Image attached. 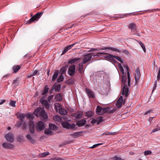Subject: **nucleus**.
<instances>
[{
    "label": "nucleus",
    "mask_w": 160,
    "mask_h": 160,
    "mask_svg": "<svg viewBox=\"0 0 160 160\" xmlns=\"http://www.w3.org/2000/svg\"><path fill=\"white\" fill-rule=\"evenodd\" d=\"M100 49L101 50L108 49L109 50L115 51L117 52H123L127 55H128L129 54V52L126 49H122V50H119L117 48H112L110 47H105L104 48H101Z\"/></svg>",
    "instance_id": "nucleus-1"
},
{
    "label": "nucleus",
    "mask_w": 160,
    "mask_h": 160,
    "mask_svg": "<svg viewBox=\"0 0 160 160\" xmlns=\"http://www.w3.org/2000/svg\"><path fill=\"white\" fill-rule=\"evenodd\" d=\"M109 108H102L99 106H98L97 107L96 112L99 115H102L108 111Z\"/></svg>",
    "instance_id": "nucleus-2"
},
{
    "label": "nucleus",
    "mask_w": 160,
    "mask_h": 160,
    "mask_svg": "<svg viewBox=\"0 0 160 160\" xmlns=\"http://www.w3.org/2000/svg\"><path fill=\"white\" fill-rule=\"evenodd\" d=\"M42 12H38L31 18L28 21V23H30L35 21H38L41 17Z\"/></svg>",
    "instance_id": "nucleus-3"
},
{
    "label": "nucleus",
    "mask_w": 160,
    "mask_h": 160,
    "mask_svg": "<svg viewBox=\"0 0 160 160\" xmlns=\"http://www.w3.org/2000/svg\"><path fill=\"white\" fill-rule=\"evenodd\" d=\"M94 53H92L90 54H85L84 55V57L83 58L82 61V62L84 64L88 62L92 58V57L94 56Z\"/></svg>",
    "instance_id": "nucleus-4"
},
{
    "label": "nucleus",
    "mask_w": 160,
    "mask_h": 160,
    "mask_svg": "<svg viewBox=\"0 0 160 160\" xmlns=\"http://www.w3.org/2000/svg\"><path fill=\"white\" fill-rule=\"evenodd\" d=\"M62 126L64 128L68 129H73L75 128V125L74 123L70 124L66 122H63L62 123Z\"/></svg>",
    "instance_id": "nucleus-5"
},
{
    "label": "nucleus",
    "mask_w": 160,
    "mask_h": 160,
    "mask_svg": "<svg viewBox=\"0 0 160 160\" xmlns=\"http://www.w3.org/2000/svg\"><path fill=\"white\" fill-rule=\"evenodd\" d=\"M75 68L76 67L74 65H72L69 67L68 71V75L71 77H72L74 75L75 71Z\"/></svg>",
    "instance_id": "nucleus-6"
},
{
    "label": "nucleus",
    "mask_w": 160,
    "mask_h": 160,
    "mask_svg": "<svg viewBox=\"0 0 160 160\" xmlns=\"http://www.w3.org/2000/svg\"><path fill=\"white\" fill-rule=\"evenodd\" d=\"M125 103V100L123 101V97L122 96H120L118 100L116 105L117 108H120L123 104Z\"/></svg>",
    "instance_id": "nucleus-7"
},
{
    "label": "nucleus",
    "mask_w": 160,
    "mask_h": 160,
    "mask_svg": "<svg viewBox=\"0 0 160 160\" xmlns=\"http://www.w3.org/2000/svg\"><path fill=\"white\" fill-rule=\"evenodd\" d=\"M122 95L125 96V97H127L128 95V86L125 84L123 87L122 90Z\"/></svg>",
    "instance_id": "nucleus-8"
},
{
    "label": "nucleus",
    "mask_w": 160,
    "mask_h": 160,
    "mask_svg": "<svg viewBox=\"0 0 160 160\" xmlns=\"http://www.w3.org/2000/svg\"><path fill=\"white\" fill-rule=\"evenodd\" d=\"M36 128L38 131H40L44 129L45 128L44 122L42 121H39L37 123Z\"/></svg>",
    "instance_id": "nucleus-9"
},
{
    "label": "nucleus",
    "mask_w": 160,
    "mask_h": 160,
    "mask_svg": "<svg viewBox=\"0 0 160 160\" xmlns=\"http://www.w3.org/2000/svg\"><path fill=\"white\" fill-rule=\"evenodd\" d=\"M140 70L138 68H137L136 70V72L135 74V79L136 83L138 82L140 79Z\"/></svg>",
    "instance_id": "nucleus-10"
},
{
    "label": "nucleus",
    "mask_w": 160,
    "mask_h": 160,
    "mask_svg": "<svg viewBox=\"0 0 160 160\" xmlns=\"http://www.w3.org/2000/svg\"><path fill=\"white\" fill-rule=\"evenodd\" d=\"M28 126L29 127V131L31 133H34V126L35 124L33 121H30L28 122Z\"/></svg>",
    "instance_id": "nucleus-11"
},
{
    "label": "nucleus",
    "mask_w": 160,
    "mask_h": 160,
    "mask_svg": "<svg viewBox=\"0 0 160 160\" xmlns=\"http://www.w3.org/2000/svg\"><path fill=\"white\" fill-rule=\"evenodd\" d=\"M5 138L7 141L10 142H12L14 141V138L13 134L12 132H9L6 134Z\"/></svg>",
    "instance_id": "nucleus-12"
},
{
    "label": "nucleus",
    "mask_w": 160,
    "mask_h": 160,
    "mask_svg": "<svg viewBox=\"0 0 160 160\" xmlns=\"http://www.w3.org/2000/svg\"><path fill=\"white\" fill-rule=\"evenodd\" d=\"M85 90L87 95L89 98H95V96L94 93L91 90L87 88H85Z\"/></svg>",
    "instance_id": "nucleus-13"
},
{
    "label": "nucleus",
    "mask_w": 160,
    "mask_h": 160,
    "mask_svg": "<svg viewBox=\"0 0 160 160\" xmlns=\"http://www.w3.org/2000/svg\"><path fill=\"white\" fill-rule=\"evenodd\" d=\"M2 147L5 148L11 149L14 148V146L12 144L4 142L2 144Z\"/></svg>",
    "instance_id": "nucleus-14"
},
{
    "label": "nucleus",
    "mask_w": 160,
    "mask_h": 160,
    "mask_svg": "<svg viewBox=\"0 0 160 160\" xmlns=\"http://www.w3.org/2000/svg\"><path fill=\"white\" fill-rule=\"evenodd\" d=\"M77 43L76 42L74 43H73L70 45H68L66 47L64 50L62 51V55H63L65 54L68 50H70L71 48H72Z\"/></svg>",
    "instance_id": "nucleus-15"
},
{
    "label": "nucleus",
    "mask_w": 160,
    "mask_h": 160,
    "mask_svg": "<svg viewBox=\"0 0 160 160\" xmlns=\"http://www.w3.org/2000/svg\"><path fill=\"white\" fill-rule=\"evenodd\" d=\"M86 122L85 119H82L78 121L77 122V124L79 127H81L84 125Z\"/></svg>",
    "instance_id": "nucleus-16"
},
{
    "label": "nucleus",
    "mask_w": 160,
    "mask_h": 160,
    "mask_svg": "<svg viewBox=\"0 0 160 160\" xmlns=\"http://www.w3.org/2000/svg\"><path fill=\"white\" fill-rule=\"evenodd\" d=\"M39 116L44 119H47L48 118L47 114L44 110L41 109L40 112Z\"/></svg>",
    "instance_id": "nucleus-17"
},
{
    "label": "nucleus",
    "mask_w": 160,
    "mask_h": 160,
    "mask_svg": "<svg viewBox=\"0 0 160 160\" xmlns=\"http://www.w3.org/2000/svg\"><path fill=\"white\" fill-rule=\"evenodd\" d=\"M115 56L116 55H113L111 54H108L105 56L104 57L112 61V62H116V61L114 59Z\"/></svg>",
    "instance_id": "nucleus-18"
},
{
    "label": "nucleus",
    "mask_w": 160,
    "mask_h": 160,
    "mask_svg": "<svg viewBox=\"0 0 160 160\" xmlns=\"http://www.w3.org/2000/svg\"><path fill=\"white\" fill-rule=\"evenodd\" d=\"M124 68H126L127 71V74L128 76V86H129L130 84V73L129 72V68L127 65H123Z\"/></svg>",
    "instance_id": "nucleus-19"
},
{
    "label": "nucleus",
    "mask_w": 160,
    "mask_h": 160,
    "mask_svg": "<svg viewBox=\"0 0 160 160\" xmlns=\"http://www.w3.org/2000/svg\"><path fill=\"white\" fill-rule=\"evenodd\" d=\"M83 115V112L81 111H78L73 114V116L77 118H80Z\"/></svg>",
    "instance_id": "nucleus-20"
},
{
    "label": "nucleus",
    "mask_w": 160,
    "mask_h": 160,
    "mask_svg": "<svg viewBox=\"0 0 160 160\" xmlns=\"http://www.w3.org/2000/svg\"><path fill=\"white\" fill-rule=\"evenodd\" d=\"M42 103L45 108L48 109L49 108V104L48 103V101L45 99L42 100Z\"/></svg>",
    "instance_id": "nucleus-21"
},
{
    "label": "nucleus",
    "mask_w": 160,
    "mask_h": 160,
    "mask_svg": "<svg viewBox=\"0 0 160 160\" xmlns=\"http://www.w3.org/2000/svg\"><path fill=\"white\" fill-rule=\"evenodd\" d=\"M83 132L81 131L78 132H76L70 134V135L72 137H73L74 138L78 137L81 135V134Z\"/></svg>",
    "instance_id": "nucleus-22"
},
{
    "label": "nucleus",
    "mask_w": 160,
    "mask_h": 160,
    "mask_svg": "<svg viewBox=\"0 0 160 160\" xmlns=\"http://www.w3.org/2000/svg\"><path fill=\"white\" fill-rule=\"evenodd\" d=\"M68 67V65H65L62 67L60 70V72L61 75H63L66 73L67 68Z\"/></svg>",
    "instance_id": "nucleus-23"
},
{
    "label": "nucleus",
    "mask_w": 160,
    "mask_h": 160,
    "mask_svg": "<svg viewBox=\"0 0 160 160\" xmlns=\"http://www.w3.org/2000/svg\"><path fill=\"white\" fill-rule=\"evenodd\" d=\"M49 88L48 87V85H45L44 87L43 90L42 91L41 94L42 95H45L48 92Z\"/></svg>",
    "instance_id": "nucleus-24"
},
{
    "label": "nucleus",
    "mask_w": 160,
    "mask_h": 160,
    "mask_svg": "<svg viewBox=\"0 0 160 160\" xmlns=\"http://www.w3.org/2000/svg\"><path fill=\"white\" fill-rule=\"evenodd\" d=\"M80 59V58H74L72 59H69L68 60V64H73Z\"/></svg>",
    "instance_id": "nucleus-25"
},
{
    "label": "nucleus",
    "mask_w": 160,
    "mask_h": 160,
    "mask_svg": "<svg viewBox=\"0 0 160 160\" xmlns=\"http://www.w3.org/2000/svg\"><path fill=\"white\" fill-rule=\"evenodd\" d=\"M55 99L57 101H61L62 99L61 93H58L56 94L55 96Z\"/></svg>",
    "instance_id": "nucleus-26"
},
{
    "label": "nucleus",
    "mask_w": 160,
    "mask_h": 160,
    "mask_svg": "<svg viewBox=\"0 0 160 160\" xmlns=\"http://www.w3.org/2000/svg\"><path fill=\"white\" fill-rule=\"evenodd\" d=\"M26 138L31 143H34L36 142V141L34 139H32L30 135L28 134L26 136Z\"/></svg>",
    "instance_id": "nucleus-27"
},
{
    "label": "nucleus",
    "mask_w": 160,
    "mask_h": 160,
    "mask_svg": "<svg viewBox=\"0 0 160 160\" xmlns=\"http://www.w3.org/2000/svg\"><path fill=\"white\" fill-rule=\"evenodd\" d=\"M55 84L53 86V88H54V89L57 92H59L61 89V84H58V85L56 86Z\"/></svg>",
    "instance_id": "nucleus-28"
},
{
    "label": "nucleus",
    "mask_w": 160,
    "mask_h": 160,
    "mask_svg": "<svg viewBox=\"0 0 160 160\" xmlns=\"http://www.w3.org/2000/svg\"><path fill=\"white\" fill-rule=\"evenodd\" d=\"M25 117V115L24 113H21L18 116V118L19 119L21 122H23Z\"/></svg>",
    "instance_id": "nucleus-29"
},
{
    "label": "nucleus",
    "mask_w": 160,
    "mask_h": 160,
    "mask_svg": "<svg viewBox=\"0 0 160 160\" xmlns=\"http://www.w3.org/2000/svg\"><path fill=\"white\" fill-rule=\"evenodd\" d=\"M83 64H84L81 62L78 64V72L80 74H82L83 72Z\"/></svg>",
    "instance_id": "nucleus-30"
},
{
    "label": "nucleus",
    "mask_w": 160,
    "mask_h": 160,
    "mask_svg": "<svg viewBox=\"0 0 160 160\" xmlns=\"http://www.w3.org/2000/svg\"><path fill=\"white\" fill-rule=\"evenodd\" d=\"M62 108L61 105L58 103H56L54 104V108L57 112H58Z\"/></svg>",
    "instance_id": "nucleus-31"
},
{
    "label": "nucleus",
    "mask_w": 160,
    "mask_h": 160,
    "mask_svg": "<svg viewBox=\"0 0 160 160\" xmlns=\"http://www.w3.org/2000/svg\"><path fill=\"white\" fill-rule=\"evenodd\" d=\"M59 73V71L58 70H56L54 72V74L52 76V80L54 81L58 77Z\"/></svg>",
    "instance_id": "nucleus-32"
},
{
    "label": "nucleus",
    "mask_w": 160,
    "mask_h": 160,
    "mask_svg": "<svg viewBox=\"0 0 160 160\" xmlns=\"http://www.w3.org/2000/svg\"><path fill=\"white\" fill-rule=\"evenodd\" d=\"M75 82V79L73 78H71L66 81V83L67 84H72Z\"/></svg>",
    "instance_id": "nucleus-33"
},
{
    "label": "nucleus",
    "mask_w": 160,
    "mask_h": 160,
    "mask_svg": "<svg viewBox=\"0 0 160 160\" xmlns=\"http://www.w3.org/2000/svg\"><path fill=\"white\" fill-rule=\"evenodd\" d=\"M21 67L19 65H16L12 67V69L14 73H16L20 69Z\"/></svg>",
    "instance_id": "nucleus-34"
},
{
    "label": "nucleus",
    "mask_w": 160,
    "mask_h": 160,
    "mask_svg": "<svg viewBox=\"0 0 160 160\" xmlns=\"http://www.w3.org/2000/svg\"><path fill=\"white\" fill-rule=\"evenodd\" d=\"M41 109L40 108H37L34 111L33 114L36 116L38 117V114H40V112L41 111Z\"/></svg>",
    "instance_id": "nucleus-35"
},
{
    "label": "nucleus",
    "mask_w": 160,
    "mask_h": 160,
    "mask_svg": "<svg viewBox=\"0 0 160 160\" xmlns=\"http://www.w3.org/2000/svg\"><path fill=\"white\" fill-rule=\"evenodd\" d=\"M61 114L62 115H65L67 114V111L64 109L63 108H61V109L59 110L58 112Z\"/></svg>",
    "instance_id": "nucleus-36"
},
{
    "label": "nucleus",
    "mask_w": 160,
    "mask_h": 160,
    "mask_svg": "<svg viewBox=\"0 0 160 160\" xmlns=\"http://www.w3.org/2000/svg\"><path fill=\"white\" fill-rule=\"evenodd\" d=\"M49 128L52 130H55L57 129V127L54 124H50L49 125Z\"/></svg>",
    "instance_id": "nucleus-37"
},
{
    "label": "nucleus",
    "mask_w": 160,
    "mask_h": 160,
    "mask_svg": "<svg viewBox=\"0 0 160 160\" xmlns=\"http://www.w3.org/2000/svg\"><path fill=\"white\" fill-rule=\"evenodd\" d=\"M53 119L54 120L58 122H61L62 120L61 117L58 115H55L54 116Z\"/></svg>",
    "instance_id": "nucleus-38"
},
{
    "label": "nucleus",
    "mask_w": 160,
    "mask_h": 160,
    "mask_svg": "<svg viewBox=\"0 0 160 160\" xmlns=\"http://www.w3.org/2000/svg\"><path fill=\"white\" fill-rule=\"evenodd\" d=\"M136 24L134 23H130L128 25V28L130 30L134 29L136 28Z\"/></svg>",
    "instance_id": "nucleus-39"
},
{
    "label": "nucleus",
    "mask_w": 160,
    "mask_h": 160,
    "mask_svg": "<svg viewBox=\"0 0 160 160\" xmlns=\"http://www.w3.org/2000/svg\"><path fill=\"white\" fill-rule=\"evenodd\" d=\"M93 114V112L91 111H89L85 112V116L90 117H91Z\"/></svg>",
    "instance_id": "nucleus-40"
},
{
    "label": "nucleus",
    "mask_w": 160,
    "mask_h": 160,
    "mask_svg": "<svg viewBox=\"0 0 160 160\" xmlns=\"http://www.w3.org/2000/svg\"><path fill=\"white\" fill-rule=\"evenodd\" d=\"M115 58L122 63H123L124 61V60L121 58L117 56H115Z\"/></svg>",
    "instance_id": "nucleus-41"
},
{
    "label": "nucleus",
    "mask_w": 160,
    "mask_h": 160,
    "mask_svg": "<svg viewBox=\"0 0 160 160\" xmlns=\"http://www.w3.org/2000/svg\"><path fill=\"white\" fill-rule=\"evenodd\" d=\"M118 66L120 71L122 74H124V71L123 67L120 63L118 64Z\"/></svg>",
    "instance_id": "nucleus-42"
},
{
    "label": "nucleus",
    "mask_w": 160,
    "mask_h": 160,
    "mask_svg": "<svg viewBox=\"0 0 160 160\" xmlns=\"http://www.w3.org/2000/svg\"><path fill=\"white\" fill-rule=\"evenodd\" d=\"M44 133L47 135L51 134L52 133V131L49 128H46L44 130Z\"/></svg>",
    "instance_id": "nucleus-43"
},
{
    "label": "nucleus",
    "mask_w": 160,
    "mask_h": 160,
    "mask_svg": "<svg viewBox=\"0 0 160 160\" xmlns=\"http://www.w3.org/2000/svg\"><path fill=\"white\" fill-rule=\"evenodd\" d=\"M49 154L50 153L48 152H47L41 153L39 155L41 157H44L49 155Z\"/></svg>",
    "instance_id": "nucleus-44"
},
{
    "label": "nucleus",
    "mask_w": 160,
    "mask_h": 160,
    "mask_svg": "<svg viewBox=\"0 0 160 160\" xmlns=\"http://www.w3.org/2000/svg\"><path fill=\"white\" fill-rule=\"evenodd\" d=\"M138 42V43L141 45L142 48L144 52H146V48H145V47L144 44L141 41H139Z\"/></svg>",
    "instance_id": "nucleus-45"
},
{
    "label": "nucleus",
    "mask_w": 160,
    "mask_h": 160,
    "mask_svg": "<svg viewBox=\"0 0 160 160\" xmlns=\"http://www.w3.org/2000/svg\"><path fill=\"white\" fill-rule=\"evenodd\" d=\"M26 116L27 119H33L34 118V117L33 116V114H27L26 115Z\"/></svg>",
    "instance_id": "nucleus-46"
},
{
    "label": "nucleus",
    "mask_w": 160,
    "mask_h": 160,
    "mask_svg": "<svg viewBox=\"0 0 160 160\" xmlns=\"http://www.w3.org/2000/svg\"><path fill=\"white\" fill-rule=\"evenodd\" d=\"M16 101L14 100H11L9 103V105L12 107H15L16 105Z\"/></svg>",
    "instance_id": "nucleus-47"
},
{
    "label": "nucleus",
    "mask_w": 160,
    "mask_h": 160,
    "mask_svg": "<svg viewBox=\"0 0 160 160\" xmlns=\"http://www.w3.org/2000/svg\"><path fill=\"white\" fill-rule=\"evenodd\" d=\"M64 78L63 76V75H61L60 74V75L59 77L57 79V82H61L63 81Z\"/></svg>",
    "instance_id": "nucleus-48"
},
{
    "label": "nucleus",
    "mask_w": 160,
    "mask_h": 160,
    "mask_svg": "<svg viewBox=\"0 0 160 160\" xmlns=\"http://www.w3.org/2000/svg\"><path fill=\"white\" fill-rule=\"evenodd\" d=\"M145 156L149 155L151 154L152 152L150 150H146L144 152Z\"/></svg>",
    "instance_id": "nucleus-49"
},
{
    "label": "nucleus",
    "mask_w": 160,
    "mask_h": 160,
    "mask_svg": "<svg viewBox=\"0 0 160 160\" xmlns=\"http://www.w3.org/2000/svg\"><path fill=\"white\" fill-rule=\"evenodd\" d=\"M113 159L114 160H123L118 155L114 156L113 158Z\"/></svg>",
    "instance_id": "nucleus-50"
},
{
    "label": "nucleus",
    "mask_w": 160,
    "mask_h": 160,
    "mask_svg": "<svg viewBox=\"0 0 160 160\" xmlns=\"http://www.w3.org/2000/svg\"><path fill=\"white\" fill-rule=\"evenodd\" d=\"M13 84L15 86H17L18 84V80H14L12 82Z\"/></svg>",
    "instance_id": "nucleus-51"
},
{
    "label": "nucleus",
    "mask_w": 160,
    "mask_h": 160,
    "mask_svg": "<svg viewBox=\"0 0 160 160\" xmlns=\"http://www.w3.org/2000/svg\"><path fill=\"white\" fill-rule=\"evenodd\" d=\"M160 130V127L153 129L151 133H154Z\"/></svg>",
    "instance_id": "nucleus-52"
},
{
    "label": "nucleus",
    "mask_w": 160,
    "mask_h": 160,
    "mask_svg": "<svg viewBox=\"0 0 160 160\" xmlns=\"http://www.w3.org/2000/svg\"><path fill=\"white\" fill-rule=\"evenodd\" d=\"M106 53L103 52H97L96 53V54H94V56H99L100 54H106Z\"/></svg>",
    "instance_id": "nucleus-53"
},
{
    "label": "nucleus",
    "mask_w": 160,
    "mask_h": 160,
    "mask_svg": "<svg viewBox=\"0 0 160 160\" xmlns=\"http://www.w3.org/2000/svg\"><path fill=\"white\" fill-rule=\"evenodd\" d=\"M22 122H20L19 121L17 122L16 124V126L18 128L20 127L21 126H22Z\"/></svg>",
    "instance_id": "nucleus-54"
},
{
    "label": "nucleus",
    "mask_w": 160,
    "mask_h": 160,
    "mask_svg": "<svg viewBox=\"0 0 160 160\" xmlns=\"http://www.w3.org/2000/svg\"><path fill=\"white\" fill-rule=\"evenodd\" d=\"M157 80L159 81L160 80V67L159 68L158 74L157 75Z\"/></svg>",
    "instance_id": "nucleus-55"
},
{
    "label": "nucleus",
    "mask_w": 160,
    "mask_h": 160,
    "mask_svg": "<svg viewBox=\"0 0 160 160\" xmlns=\"http://www.w3.org/2000/svg\"><path fill=\"white\" fill-rule=\"evenodd\" d=\"M152 111L153 110L152 109H149V110L145 112L144 113V115H146L149 113H152Z\"/></svg>",
    "instance_id": "nucleus-56"
},
{
    "label": "nucleus",
    "mask_w": 160,
    "mask_h": 160,
    "mask_svg": "<svg viewBox=\"0 0 160 160\" xmlns=\"http://www.w3.org/2000/svg\"><path fill=\"white\" fill-rule=\"evenodd\" d=\"M51 160H65L63 159L62 158L58 157V158H53L51 159Z\"/></svg>",
    "instance_id": "nucleus-57"
},
{
    "label": "nucleus",
    "mask_w": 160,
    "mask_h": 160,
    "mask_svg": "<svg viewBox=\"0 0 160 160\" xmlns=\"http://www.w3.org/2000/svg\"><path fill=\"white\" fill-rule=\"evenodd\" d=\"M131 32L132 33L133 35H136V32L137 30L136 28H135L134 29H131Z\"/></svg>",
    "instance_id": "nucleus-58"
},
{
    "label": "nucleus",
    "mask_w": 160,
    "mask_h": 160,
    "mask_svg": "<svg viewBox=\"0 0 160 160\" xmlns=\"http://www.w3.org/2000/svg\"><path fill=\"white\" fill-rule=\"evenodd\" d=\"M27 124L26 122L22 123V126L23 129H25L27 127Z\"/></svg>",
    "instance_id": "nucleus-59"
},
{
    "label": "nucleus",
    "mask_w": 160,
    "mask_h": 160,
    "mask_svg": "<svg viewBox=\"0 0 160 160\" xmlns=\"http://www.w3.org/2000/svg\"><path fill=\"white\" fill-rule=\"evenodd\" d=\"M53 97V95H51L50 96H49L48 98V101L49 102H51V101L52 100V99Z\"/></svg>",
    "instance_id": "nucleus-60"
},
{
    "label": "nucleus",
    "mask_w": 160,
    "mask_h": 160,
    "mask_svg": "<svg viewBox=\"0 0 160 160\" xmlns=\"http://www.w3.org/2000/svg\"><path fill=\"white\" fill-rule=\"evenodd\" d=\"M102 117H100V118L97 121V124H98L102 122L103 120L102 119Z\"/></svg>",
    "instance_id": "nucleus-61"
},
{
    "label": "nucleus",
    "mask_w": 160,
    "mask_h": 160,
    "mask_svg": "<svg viewBox=\"0 0 160 160\" xmlns=\"http://www.w3.org/2000/svg\"><path fill=\"white\" fill-rule=\"evenodd\" d=\"M98 120L93 119L91 122V124H93L97 122Z\"/></svg>",
    "instance_id": "nucleus-62"
},
{
    "label": "nucleus",
    "mask_w": 160,
    "mask_h": 160,
    "mask_svg": "<svg viewBox=\"0 0 160 160\" xmlns=\"http://www.w3.org/2000/svg\"><path fill=\"white\" fill-rule=\"evenodd\" d=\"M116 111V109L115 108H113L111 110H108V112L110 113H113L115 111Z\"/></svg>",
    "instance_id": "nucleus-63"
},
{
    "label": "nucleus",
    "mask_w": 160,
    "mask_h": 160,
    "mask_svg": "<svg viewBox=\"0 0 160 160\" xmlns=\"http://www.w3.org/2000/svg\"><path fill=\"white\" fill-rule=\"evenodd\" d=\"M38 70H35L32 73V75H33V76L35 75L36 74H37L38 73Z\"/></svg>",
    "instance_id": "nucleus-64"
}]
</instances>
